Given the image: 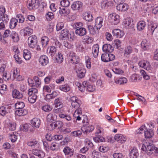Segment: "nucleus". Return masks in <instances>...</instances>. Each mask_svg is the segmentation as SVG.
<instances>
[{
  "mask_svg": "<svg viewBox=\"0 0 158 158\" xmlns=\"http://www.w3.org/2000/svg\"><path fill=\"white\" fill-rule=\"evenodd\" d=\"M60 36L62 40H68L70 41H73L74 38V33H69L67 29H63L61 31Z\"/></svg>",
  "mask_w": 158,
  "mask_h": 158,
  "instance_id": "f257e3e1",
  "label": "nucleus"
},
{
  "mask_svg": "<svg viewBox=\"0 0 158 158\" xmlns=\"http://www.w3.org/2000/svg\"><path fill=\"white\" fill-rule=\"evenodd\" d=\"M115 58V56L112 54L105 52L102 54L101 56V60L105 62H108L114 60Z\"/></svg>",
  "mask_w": 158,
  "mask_h": 158,
  "instance_id": "f03ea898",
  "label": "nucleus"
},
{
  "mask_svg": "<svg viewBox=\"0 0 158 158\" xmlns=\"http://www.w3.org/2000/svg\"><path fill=\"white\" fill-rule=\"evenodd\" d=\"M109 19L112 25H116L119 22L120 17L119 15L114 13L110 15Z\"/></svg>",
  "mask_w": 158,
  "mask_h": 158,
  "instance_id": "7ed1b4c3",
  "label": "nucleus"
},
{
  "mask_svg": "<svg viewBox=\"0 0 158 158\" xmlns=\"http://www.w3.org/2000/svg\"><path fill=\"white\" fill-rule=\"evenodd\" d=\"M68 60L69 63L75 64L79 63L80 59L79 57L76 56L73 52H71L69 55Z\"/></svg>",
  "mask_w": 158,
  "mask_h": 158,
  "instance_id": "20e7f679",
  "label": "nucleus"
},
{
  "mask_svg": "<svg viewBox=\"0 0 158 158\" xmlns=\"http://www.w3.org/2000/svg\"><path fill=\"white\" fill-rule=\"evenodd\" d=\"M28 43L30 48H33L35 47L37 43L36 36L35 35H32L29 37L28 39Z\"/></svg>",
  "mask_w": 158,
  "mask_h": 158,
  "instance_id": "39448f33",
  "label": "nucleus"
},
{
  "mask_svg": "<svg viewBox=\"0 0 158 158\" xmlns=\"http://www.w3.org/2000/svg\"><path fill=\"white\" fill-rule=\"evenodd\" d=\"M28 8L31 10L37 8L40 3L38 0H28Z\"/></svg>",
  "mask_w": 158,
  "mask_h": 158,
  "instance_id": "423d86ee",
  "label": "nucleus"
},
{
  "mask_svg": "<svg viewBox=\"0 0 158 158\" xmlns=\"http://www.w3.org/2000/svg\"><path fill=\"white\" fill-rule=\"evenodd\" d=\"M94 127L92 125L89 126L88 123L83 124L81 129L84 133H87L90 132L94 130Z\"/></svg>",
  "mask_w": 158,
  "mask_h": 158,
  "instance_id": "0eeeda50",
  "label": "nucleus"
},
{
  "mask_svg": "<svg viewBox=\"0 0 158 158\" xmlns=\"http://www.w3.org/2000/svg\"><path fill=\"white\" fill-rule=\"evenodd\" d=\"M139 65L141 67L144 68L147 70H150L151 65L149 62L146 60H142L140 61L138 63Z\"/></svg>",
  "mask_w": 158,
  "mask_h": 158,
  "instance_id": "6e6552de",
  "label": "nucleus"
},
{
  "mask_svg": "<svg viewBox=\"0 0 158 158\" xmlns=\"http://www.w3.org/2000/svg\"><path fill=\"white\" fill-rule=\"evenodd\" d=\"M63 123L60 121H56L50 124V126L51 127V130L55 129H59L63 127Z\"/></svg>",
  "mask_w": 158,
  "mask_h": 158,
  "instance_id": "1a4fd4ad",
  "label": "nucleus"
},
{
  "mask_svg": "<svg viewBox=\"0 0 158 158\" xmlns=\"http://www.w3.org/2000/svg\"><path fill=\"white\" fill-rule=\"evenodd\" d=\"M32 153L40 158H43L45 156V153L43 151L38 149H33Z\"/></svg>",
  "mask_w": 158,
  "mask_h": 158,
  "instance_id": "9d476101",
  "label": "nucleus"
},
{
  "mask_svg": "<svg viewBox=\"0 0 158 158\" xmlns=\"http://www.w3.org/2000/svg\"><path fill=\"white\" fill-rule=\"evenodd\" d=\"M117 10L121 11H125L128 9V6L125 3H121L118 4L116 6Z\"/></svg>",
  "mask_w": 158,
  "mask_h": 158,
  "instance_id": "9b49d317",
  "label": "nucleus"
},
{
  "mask_svg": "<svg viewBox=\"0 0 158 158\" xmlns=\"http://www.w3.org/2000/svg\"><path fill=\"white\" fill-rule=\"evenodd\" d=\"M112 32L113 35L117 38H121L124 34L123 31L119 29H114Z\"/></svg>",
  "mask_w": 158,
  "mask_h": 158,
  "instance_id": "f8f14e48",
  "label": "nucleus"
},
{
  "mask_svg": "<svg viewBox=\"0 0 158 158\" xmlns=\"http://www.w3.org/2000/svg\"><path fill=\"white\" fill-rule=\"evenodd\" d=\"M103 23V19L102 17H98L96 19L95 26L98 29H100L102 26Z\"/></svg>",
  "mask_w": 158,
  "mask_h": 158,
  "instance_id": "ddd939ff",
  "label": "nucleus"
},
{
  "mask_svg": "<svg viewBox=\"0 0 158 158\" xmlns=\"http://www.w3.org/2000/svg\"><path fill=\"white\" fill-rule=\"evenodd\" d=\"M155 146L153 144H150V143H149V145H147L145 146V151L148 155H151L153 153V150Z\"/></svg>",
  "mask_w": 158,
  "mask_h": 158,
  "instance_id": "4468645a",
  "label": "nucleus"
},
{
  "mask_svg": "<svg viewBox=\"0 0 158 158\" xmlns=\"http://www.w3.org/2000/svg\"><path fill=\"white\" fill-rule=\"evenodd\" d=\"M63 152L66 155L70 157L73 156L74 153V150L68 146H66L63 150Z\"/></svg>",
  "mask_w": 158,
  "mask_h": 158,
  "instance_id": "2eb2a0df",
  "label": "nucleus"
},
{
  "mask_svg": "<svg viewBox=\"0 0 158 158\" xmlns=\"http://www.w3.org/2000/svg\"><path fill=\"white\" fill-rule=\"evenodd\" d=\"M82 3L79 1H77L74 2L71 5V8L73 10H79L80 8L82 7Z\"/></svg>",
  "mask_w": 158,
  "mask_h": 158,
  "instance_id": "dca6fc26",
  "label": "nucleus"
},
{
  "mask_svg": "<svg viewBox=\"0 0 158 158\" xmlns=\"http://www.w3.org/2000/svg\"><path fill=\"white\" fill-rule=\"evenodd\" d=\"M39 61L41 65L44 66L48 63V59L47 56L43 55L40 57Z\"/></svg>",
  "mask_w": 158,
  "mask_h": 158,
  "instance_id": "f3484780",
  "label": "nucleus"
},
{
  "mask_svg": "<svg viewBox=\"0 0 158 158\" xmlns=\"http://www.w3.org/2000/svg\"><path fill=\"white\" fill-rule=\"evenodd\" d=\"M27 110L24 109H17L15 112V115L19 116L25 115L27 114Z\"/></svg>",
  "mask_w": 158,
  "mask_h": 158,
  "instance_id": "a211bd4d",
  "label": "nucleus"
},
{
  "mask_svg": "<svg viewBox=\"0 0 158 158\" xmlns=\"http://www.w3.org/2000/svg\"><path fill=\"white\" fill-rule=\"evenodd\" d=\"M86 33V30L84 27L77 28L75 31L76 34L80 36H83L85 35Z\"/></svg>",
  "mask_w": 158,
  "mask_h": 158,
  "instance_id": "6ab92c4d",
  "label": "nucleus"
},
{
  "mask_svg": "<svg viewBox=\"0 0 158 158\" xmlns=\"http://www.w3.org/2000/svg\"><path fill=\"white\" fill-rule=\"evenodd\" d=\"M129 155L130 158H137L139 156L138 150L135 148H133L131 150Z\"/></svg>",
  "mask_w": 158,
  "mask_h": 158,
  "instance_id": "aec40b11",
  "label": "nucleus"
},
{
  "mask_svg": "<svg viewBox=\"0 0 158 158\" xmlns=\"http://www.w3.org/2000/svg\"><path fill=\"white\" fill-rule=\"evenodd\" d=\"M12 95L14 98L20 99L23 98L22 94L17 89H14L12 92Z\"/></svg>",
  "mask_w": 158,
  "mask_h": 158,
  "instance_id": "412c9836",
  "label": "nucleus"
},
{
  "mask_svg": "<svg viewBox=\"0 0 158 158\" xmlns=\"http://www.w3.org/2000/svg\"><path fill=\"white\" fill-rule=\"evenodd\" d=\"M127 79L125 77L116 78L114 80V82L116 84L120 85L127 83Z\"/></svg>",
  "mask_w": 158,
  "mask_h": 158,
  "instance_id": "4be33fe9",
  "label": "nucleus"
},
{
  "mask_svg": "<svg viewBox=\"0 0 158 158\" xmlns=\"http://www.w3.org/2000/svg\"><path fill=\"white\" fill-rule=\"evenodd\" d=\"M113 49V48L110 44H105L102 47V50L106 52H112Z\"/></svg>",
  "mask_w": 158,
  "mask_h": 158,
  "instance_id": "5701e85b",
  "label": "nucleus"
},
{
  "mask_svg": "<svg viewBox=\"0 0 158 158\" xmlns=\"http://www.w3.org/2000/svg\"><path fill=\"white\" fill-rule=\"evenodd\" d=\"M56 115L53 112L49 114L47 116V121L49 122H52L57 119Z\"/></svg>",
  "mask_w": 158,
  "mask_h": 158,
  "instance_id": "b1692460",
  "label": "nucleus"
},
{
  "mask_svg": "<svg viewBox=\"0 0 158 158\" xmlns=\"http://www.w3.org/2000/svg\"><path fill=\"white\" fill-rule=\"evenodd\" d=\"M21 33H23L25 36L31 35L32 32V30L28 27H26L25 28L22 29L20 31Z\"/></svg>",
  "mask_w": 158,
  "mask_h": 158,
  "instance_id": "393cba45",
  "label": "nucleus"
},
{
  "mask_svg": "<svg viewBox=\"0 0 158 158\" xmlns=\"http://www.w3.org/2000/svg\"><path fill=\"white\" fill-rule=\"evenodd\" d=\"M88 29L90 33L93 35L96 34L99 32V29H98L95 26L94 27L91 25L88 26Z\"/></svg>",
  "mask_w": 158,
  "mask_h": 158,
  "instance_id": "a878e982",
  "label": "nucleus"
},
{
  "mask_svg": "<svg viewBox=\"0 0 158 158\" xmlns=\"http://www.w3.org/2000/svg\"><path fill=\"white\" fill-rule=\"evenodd\" d=\"M99 46L98 44H94L92 48V53L94 57H97L98 53Z\"/></svg>",
  "mask_w": 158,
  "mask_h": 158,
  "instance_id": "bb28decb",
  "label": "nucleus"
},
{
  "mask_svg": "<svg viewBox=\"0 0 158 158\" xmlns=\"http://www.w3.org/2000/svg\"><path fill=\"white\" fill-rule=\"evenodd\" d=\"M31 124L32 126H33L36 128H38L40 124V120L37 118H34L31 121Z\"/></svg>",
  "mask_w": 158,
  "mask_h": 158,
  "instance_id": "cd10ccee",
  "label": "nucleus"
},
{
  "mask_svg": "<svg viewBox=\"0 0 158 158\" xmlns=\"http://www.w3.org/2000/svg\"><path fill=\"white\" fill-rule=\"evenodd\" d=\"M125 26L127 28L131 27L134 25L132 19L129 18H127L124 21Z\"/></svg>",
  "mask_w": 158,
  "mask_h": 158,
  "instance_id": "c85d7f7f",
  "label": "nucleus"
},
{
  "mask_svg": "<svg viewBox=\"0 0 158 158\" xmlns=\"http://www.w3.org/2000/svg\"><path fill=\"white\" fill-rule=\"evenodd\" d=\"M146 25L145 22L144 21H139L137 25V29L140 31L143 30L144 29Z\"/></svg>",
  "mask_w": 158,
  "mask_h": 158,
  "instance_id": "c756f323",
  "label": "nucleus"
},
{
  "mask_svg": "<svg viewBox=\"0 0 158 158\" xmlns=\"http://www.w3.org/2000/svg\"><path fill=\"white\" fill-rule=\"evenodd\" d=\"M23 56L26 60H29L31 58V54L29 51L27 49H24L23 51Z\"/></svg>",
  "mask_w": 158,
  "mask_h": 158,
  "instance_id": "7c9ffc66",
  "label": "nucleus"
},
{
  "mask_svg": "<svg viewBox=\"0 0 158 158\" xmlns=\"http://www.w3.org/2000/svg\"><path fill=\"white\" fill-rule=\"evenodd\" d=\"M83 18L86 21L90 22L93 19V17L91 15L87 12H85L83 15Z\"/></svg>",
  "mask_w": 158,
  "mask_h": 158,
  "instance_id": "2f4dec72",
  "label": "nucleus"
},
{
  "mask_svg": "<svg viewBox=\"0 0 158 158\" xmlns=\"http://www.w3.org/2000/svg\"><path fill=\"white\" fill-rule=\"evenodd\" d=\"M150 45L148 41L146 40H143L141 43L142 48L144 50L148 48Z\"/></svg>",
  "mask_w": 158,
  "mask_h": 158,
  "instance_id": "473e14b6",
  "label": "nucleus"
},
{
  "mask_svg": "<svg viewBox=\"0 0 158 158\" xmlns=\"http://www.w3.org/2000/svg\"><path fill=\"white\" fill-rule=\"evenodd\" d=\"M11 37L14 42H17L19 40V37L18 34L15 31H12L11 33Z\"/></svg>",
  "mask_w": 158,
  "mask_h": 158,
  "instance_id": "72a5a7b5",
  "label": "nucleus"
},
{
  "mask_svg": "<svg viewBox=\"0 0 158 158\" xmlns=\"http://www.w3.org/2000/svg\"><path fill=\"white\" fill-rule=\"evenodd\" d=\"M32 127V126L30 124L26 123L21 126L20 129L24 132H26L30 130L31 127Z\"/></svg>",
  "mask_w": 158,
  "mask_h": 158,
  "instance_id": "f704fd0d",
  "label": "nucleus"
},
{
  "mask_svg": "<svg viewBox=\"0 0 158 158\" xmlns=\"http://www.w3.org/2000/svg\"><path fill=\"white\" fill-rule=\"evenodd\" d=\"M63 60V57L62 54L60 53H58L55 58V61L58 63H61Z\"/></svg>",
  "mask_w": 158,
  "mask_h": 158,
  "instance_id": "c9c22d12",
  "label": "nucleus"
},
{
  "mask_svg": "<svg viewBox=\"0 0 158 158\" xmlns=\"http://www.w3.org/2000/svg\"><path fill=\"white\" fill-rule=\"evenodd\" d=\"M59 89L65 92H67L70 90V88L68 84H66L60 86L59 87Z\"/></svg>",
  "mask_w": 158,
  "mask_h": 158,
  "instance_id": "e433bc0d",
  "label": "nucleus"
},
{
  "mask_svg": "<svg viewBox=\"0 0 158 158\" xmlns=\"http://www.w3.org/2000/svg\"><path fill=\"white\" fill-rule=\"evenodd\" d=\"M144 136L146 138H149L152 137L154 135L153 131L152 130H148L147 129L144 131Z\"/></svg>",
  "mask_w": 158,
  "mask_h": 158,
  "instance_id": "4c0bfd02",
  "label": "nucleus"
},
{
  "mask_svg": "<svg viewBox=\"0 0 158 158\" xmlns=\"http://www.w3.org/2000/svg\"><path fill=\"white\" fill-rule=\"evenodd\" d=\"M59 116L60 118L65 119L68 121H70L72 120L71 116L69 115L65 114H59Z\"/></svg>",
  "mask_w": 158,
  "mask_h": 158,
  "instance_id": "58836bf2",
  "label": "nucleus"
},
{
  "mask_svg": "<svg viewBox=\"0 0 158 158\" xmlns=\"http://www.w3.org/2000/svg\"><path fill=\"white\" fill-rule=\"evenodd\" d=\"M81 102L80 100H77V101L73 103H71V105L73 108H74L76 110L79 109H82L80 107Z\"/></svg>",
  "mask_w": 158,
  "mask_h": 158,
  "instance_id": "ea45409f",
  "label": "nucleus"
},
{
  "mask_svg": "<svg viewBox=\"0 0 158 158\" xmlns=\"http://www.w3.org/2000/svg\"><path fill=\"white\" fill-rule=\"evenodd\" d=\"M42 45L43 47H46L48 44L49 40L48 38L46 36H43L41 38Z\"/></svg>",
  "mask_w": 158,
  "mask_h": 158,
  "instance_id": "a19ab883",
  "label": "nucleus"
},
{
  "mask_svg": "<svg viewBox=\"0 0 158 158\" xmlns=\"http://www.w3.org/2000/svg\"><path fill=\"white\" fill-rule=\"evenodd\" d=\"M83 41L87 44L91 43L93 40V39L88 35H86L83 38Z\"/></svg>",
  "mask_w": 158,
  "mask_h": 158,
  "instance_id": "79ce46f5",
  "label": "nucleus"
},
{
  "mask_svg": "<svg viewBox=\"0 0 158 158\" xmlns=\"http://www.w3.org/2000/svg\"><path fill=\"white\" fill-rule=\"evenodd\" d=\"M18 20L15 18H13L10 20V23L9 27L11 29L14 28L17 25Z\"/></svg>",
  "mask_w": 158,
  "mask_h": 158,
  "instance_id": "37998d69",
  "label": "nucleus"
},
{
  "mask_svg": "<svg viewBox=\"0 0 158 158\" xmlns=\"http://www.w3.org/2000/svg\"><path fill=\"white\" fill-rule=\"evenodd\" d=\"M56 51V48L53 46H51L48 48L47 50L48 52H49V54L52 56L54 55Z\"/></svg>",
  "mask_w": 158,
  "mask_h": 158,
  "instance_id": "c03bdc74",
  "label": "nucleus"
},
{
  "mask_svg": "<svg viewBox=\"0 0 158 158\" xmlns=\"http://www.w3.org/2000/svg\"><path fill=\"white\" fill-rule=\"evenodd\" d=\"M132 49L131 46H127L125 48L124 50V54L125 55H129L132 53Z\"/></svg>",
  "mask_w": 158,
  "mask_h": 158,
  "instance_id": "a18cd8bd",
  "label": "nucleus"
},
{
  "mask_svg": "<svg viewBox=\"0 0 158 158\" xmlns=\"http://www.w3.org/2000/svg\"><path fill=\"white\" fill-rule=\"evenodd\" d=\"M110 4L111 3L107 0H104L101 2V6L102 8L104 9L108 7Z\"/></svg>",
  "mask_w": 158,
  "mask_h": 158,
  "instance_id": "49530a36",
  "label": "nucleus"
},
{
  "mask_svg": "<svg viewBox=\"0 0 158 158\" xmlns=\"http://www.w3.org/2000/svg\"><path fill=\"white\" fill-rule=\"evenodd\" d=\"M37 98V95H29L28 99L30 103H34L35 102Z\"/></svg>",
  "mask_w": 158,
  "mask_h": 158,
  "instance_id": "de8ad7c7",
  "label": "nucleus"
},
{
  "mask_svg": "<svg viewBox=\"0 0 158 158\" xmlns=\"http://www.w3.org/2000/svg\"><path fill=\"white\" fill-rule=\"evenodd\" d=\"M38 90L35 88H32L29 89L28 94L29 95H37Z\"/></svg>",
  "mask_w": 158,
  "mask_h": 158,
  "instance_id": "09e8293b",
  "label": "nucleus"
},
{
  "mask_svg": "<svg viewBox=\"0 0 158 158\" xmlns=\"http://www.w3.org/2000/svg\"><path fill=\"white\" fill-rule=\"evenodd\" d=\"M25 106V104L23 102H18L15 104V107L16 109H23Z\"/></svg>",
  "mask_w": 158,
  "mask_h": 158,
  "instance_id": "8fccbe9b",
  "label": "nucleus"
},
{
  "mask_svg": "<svg viewBox=\"0 0 158 158\" xmlns=\"http://www.w3.org/2000/svg\"><path fill=\"white\" fill-rule=\"evenodd\" d=\"M16 133L15 132H13L12 134L10 135L9 137V139L12 142H15L17 139V136L16 135Z\"/></svg>",
  "mask_w": 158,
  "mask_h": 158,
  "instance_id": "3c124183",
  "label": "nucleus"
},
{
  "mask_svg": "<svg viewBox=\"0 0 158 158\" xmlns=\"http://www.w3.org/2000/svg\"><path fill=\"white\" fill-rule=\"evenodd\" d=\"M140 73L145 79L147 80L150 79V76L148 75V73L144 70H141Z\"/></svg>",
  "mask_w": 158,
  "mask_h": 158,
  "instance_id": "603ef678",
  "label": "nucleus"
},
{
  "mask_svg": "<svg viewBox=\"0 0 158 158\" xmlns=\"http://www.w3.org/2000/svg\"><path fill=\"white\" fill-rule=\"evenodd\" d=\"M34 80L35 82V85L36 87H39L41 84V81L39 78L36 76L34 77Z\"/></svg>",
  "mask_w": 158,
  "mask_h": 158,
  "instance_id": "864d4df0",
  "label": "nucleus"
},
{
  "mask_svg": "<svg viewBox=\"0 0 158 158\" xmlns=\"http://www.w3.org/2000/svg\"><path fill=\"white\" fill-rule=\"evenodd\" d=\"M94 140L96 142H102L105 141V139L102 136H98L94 138Z\"/></svg>",
  "mask_w": 158,
  "mask_h": 158,
  "instance_id": "5fc2aeb1",
  "label": "nucleus"
},
{
  "mask_svg": "<svg viewBox=\"0 0 158 158\" xmlns=\"http://www.w3.org/2000/svg\"><path fill=\"white\" fill-rule=\"evenodd\" d=\"M42 109L45 112H49L52 110V108L49 105H47L43 106Z\"/></svg>",
  "mask_w": 158,
  "mask_h": 158,
  "instance_id": "6e6d98bb",
  "label": "nucleus"
},
{
  "mask_svg": "<svg viewBox=\"0 0 158 158\" xmlns=\"http://www.w3.org/2000/svg\"><path fill=\"white\" fill-rule=\"evenodd\" d=\"M61 6L64 7H67L69 6L70 2L68 0H63L60 2Z\"/></svg>",
  "mask_w": 158,
  "mask_h": 158,
  "instance_id": "4d7b16f0",
  "label": "nucleus"
},
{
  "mask_svg": "<svg viewBox=\"0 0 158 158\" xmlns=\"http://www.w3.org/2000/svg\"><path fill=\"white\" fill-rule=\"evenodd\" d=\"M8 113L6 110V108L4 106H2L0 107V114L4 116Z\"/></svg>",
  "mask_w": 158,
  "mask_h": 158,
  "instance_id": "13d9d810",
  "label": "nucleus"
},
{
  "mask_svg": "<svg viewBox=\"0 0 158 158\" xmlns=\"http://www.w3.org/2000/svg\"><path fill=\"white\" fill-rule=\"evenodd\" d=\"M7 89V86L6 85L3 84L0 85V93L1 94H4Z\"/></svg>",
  "mask_w": 158,
  "mask_h": 158,
  "instance_id": "bf43d9fd",
  "label": "nucleus"
},
{
  "mask_svg": "<svg viewBox=\"0 0 158 158\" xmlns=\"http://www.w3.org/2000/svg\"><path fill=\"white\" fill-rule=\"evenodd\" d=\"M8 127L10 130L14 131L16 129V124L14 122H10L9 123Z\"/></svg>",
  "mask_w": 158,
  "mask_h": 158,
  "instance_id": "052dcab7",
  "label": "nucleus"
},
{
  "mask_svg": "<svg viewBox=\"0 0 158 158\" xmlns=\"http://www.w3.org/2000/svg\"><path fill=\"white\" fill-rule=\"evenodd\" d=\"M147 128L145 126L143 125L140 128L138 129L136 131L137 133H142L143 132L144 133V131H146Z\"/></svg>",
  "mask_w": 158,
  "mask_h": 158,
  "instance_id": "680f3d73",
  "label": "nucleus"
},
{
  "mask_svg": "<svg viewBox=\"0 0 158 158\" xmlns=\"http://www.w3.org/2000/svg\"><path fill=\"white\" fill-rule=\"evenodd\" d=\"M82 111V109H79L76 110L73 114V116L77 118L78 115H81Z\"/></svg>",
  "mask_w": 158,
  "mask_h": 158,
  "instance_id": "e2e57ef3",
  "label": "nucleus"
},
{
  "mask_svg": "<svg viewBox=\"0 0 158 158\" xmlns=\"http://www.w3.org/2000/svg\"><path fill=\"white\" fill-rule=\"evenodd\" d=\"M82 111V109H79L76 110L73 114V116L77 118L78 115H81Z\"/></svg>",
  "mask_w": 158,
  "mask_h": 158,
  "instance_id": "0e129e2a",
  "label": "nucleus"
},
{
  "mask_svg": "<svg viewBox=\"0 0 158 158\" xmlns=\"http://www.w3.org/2000/svg\"><path fill=\"white\" fill-rule=\"evenodd\" d=\"M112 71L115 73L117 74H122L123 73V71L117 68H114Z\"/></svg>",
  "mask_w": 158,
  "mask_h": 158,
  "instance_id": "69168bd1",
  "label": "nucleus"
},
{
  "mask_svg": "<svg viewBox=\"0 0 158 158\" xmlns=\"http://www.w3.org/2000/svg\"><path fill=\"white\" fill-rule=\"evenodd\" d=\"M85 85H86V89L89 92H93L94 91L95 89L94 86L90 85H88L85 83Z\"/></svg>",
  "mask_w": 158,
  "mask_h": 158,
  "instance_id": "338daca9",
  "label": "nucleus"
},
{
  "mask_svg": "<svg viewBox=\"0 0 158 158\" xmlns=\"http://www.w3.org/2000/svg\"><path fill=\"white\" fill-rule=\"evenodd\" d=\"M114 158H123L124 156L121 153H115L113 155Z\"/></svg>",
  "mask_w": 158,
  "mask_h": 158,
  "instance_id": "774afa93",
  "label": "nucleus"
}]
</instances>
